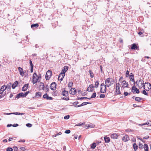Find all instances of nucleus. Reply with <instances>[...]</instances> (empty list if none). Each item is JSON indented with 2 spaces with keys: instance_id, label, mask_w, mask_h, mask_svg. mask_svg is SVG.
<instances>
[{
  "instance_id": "nucleus-1",
  "label": "nucleus",
  "mask_w": 151,
  "mask_h": 151,
  "mask_svg": "<svg viewBox=\"0 0 151 151\" xmlns=\"http://www.w3.org/2000/svg\"><path fill=\"white\" fill-rule=\"evenodd\" d=\"M12 86V83H11L8 84L7 85H4L2 86L0 89V98L4 97L6 94L9 93Z\"/></svg>"
},
{
  "instance_id": "nucleus-2",
  "label": "nucleus",
  "mask_w": 151,
  "mask_h": 151,
  "mask_svg": "<svg viewBox=\"0 0 151 151\" xmlns=\"http://www.w3.org/2000/svg\"><path fill=\"white\" fill-rule=\"evenodd\" d=\"M41 75L39 74L37 75L36 73H35L33 75L32 83L33 84H35L37 82H39L41 79Z\"/></svg>"
},
{
  "instance_id": "nucleus-3",
  "label": "nucleus",
  "mask_w": 151,
  "mask_h": 151,
  "mask_svg": "<svg viewBox=\"0 0 151 151\" xmlns=\"http://www.w3.org/2000/svg\"><path fill=\"white\" fill-rule=\"evenodd\" d=\"M114 80L111 78H107L105 81L106 85L107 87H109L114 83Z\"/></svg>"
},
{
  "instance_id": "nucleus-4",
  "label": "nucleus",
  "mask_w": 151,
  "mask_h": 151,
  "mask_svg": "<svg viewBox=\"0 0 151 151\" xmlns=\"http://www.w3.org/2000/svg\"><path fill=\"white\" fill-rule=\"evenodd\" d=\"M144 88L146 91H148L151 88V84L148 82H145L144 85Z\"/></svg>"
},
{
  "instance_id": "nucleus-5",
  "label": "nucleus",
  "mask_w": 151,
  "mask_h": 151,
  "mask_svg": "<svg viewBox=\"0 0 151 151\" xmlns=\"http://www.w3.org/2000/svg\"><path fill=\"white\" fill-rule=\"evenodd\" d=\"M106 86L103 83L101 85L100 92L102 93H104L106 91Z\"/></svg>"
},
{
  "instance_id": "nucleus-6",
  "label": "nucleus",
  "mask_w": 151,
  "mask_h": 151,
  "mask_svg": "<svg viewBox=\"0 0 151 151\" xmlns=\"http://www.w3.org/2000/svg\"><path fill=\"white\" fill-rule=\"evenodd\" d=\"M120 84L119 83H116L115 85V94L118 95L120 94L121 92L120 91Z\"/></svg>"
},
{
  "instance_id": "nucleus-7",
  "label": "nucleus",
  "mask_w": 151,
  "mask_h": 151,
  "mask_svg": "<svg viewBox=\"0 0 151 151\" xmlns=\"http://www.w3.org/2000/svg\"><path fill=\"white\" fill-rule=\"evenodd\" d=\"M143 81L142 80H137L136 83V84H137L138 88H140L144 86V84L143 83Z\"/></svg>"
},
{
  "instance_id": "nucleus-8",
  "label": "nucleus",
  "mask_w": 151,
  "mask_h": 151,
  "mask_svg": "<svg viewBox=\"0 0 151 151\" xmlns=\"http://www.w3.org/2000/svg\"><path fill=\"white\" fill-rule=\"evenodd\" d=\"M52 75V72L50 70H48L46 74L45 78L46 80H49Z\"/></svg>"
},
{
  "instance_id": "nucleus-9",
  "label": "nucleus",
  "mask_w": 151,
  "mask_h": 151,
  "mask_svg": "<svg viewBox=\"0 0 151 151\" xmlns=\"http://www.w3.org/2000/svg\"><path fill=\"white\" fill-rule=\"evenodd\" d=\"M132 92L133 93L135 92L137 93H138L139 92V90L135 86H133L132 88Z\"/></svg>"
},
{
  "instance_id": "nucleus-10",
  "label": "nucleus",
  "mask_w": 151,
  "mask_h": 151,
  "mask_svg": "<svg viewBox=\"0 0 151 151\" xmlns=\"http://www.w3.org/2000/svg\"><path fill=\"white\" fill-rule=\"evenodd\" d=\"M121 83H122V87L124 88L128 87V84L125 80L122 81Z\"/></svg>"
},
{
  "instance_id": "nucleus-11",
  "label": "nucleus",
  "mask_w": 151,
  "mask_h": 151,
  "mask_svg": "<svg viewBox=\"0 0 151 151\" xmlns=\"http://www.w3.org/2000/svg\"><path fill=\"white\" fill-rule=\"evenodd\" d=\"M65 75L64 73H61L59 75L58 79L60 81H62Z\"/></svg>"
},
{
  "instance_id": "nucleus-12",
  "label": "nucleus",
  "mask_w": 151,
  "mask_h": 151,
  "mask_svg": "<svg viewBox=\"0 0 151 151\" xmlns=\"http://www.w3.org/2000/svg\"><path fill=\"white\" fill-rule=\"evenodd\" d=\"M56 86V85L55 83L54 82H53L51 84L50 86V89L53 91L55 90V89Z\"/></svg>"
},
{
  "instance_id": "nucleus-13",
  "label": "nucleus",
  "mask_w": 151,
  "mask_h": 151,
  "mask_svg": "<svg viewBox=\"0 0 151 151\" xmlns=\"http://www.w3.org/2000/svg\"><path fill=\"white\" fill-rule=\"evenodd\" d=\"M69 93L72 95H74L76 93V90L74 88H72L70 91Z\"/></svg>"
},
{
  "instance_id": "nucleus-14",
  "label": "nucleus",
  "mask_w": 151,
  "mask_h": 151,
  "mask_svg": "<svg viewBox=\"0 0 151 151\" xmlns=\"http://www.w3.org/2000/svg\"><path fill=\"white\" fill-rule=\"evenodd\" d=\"M129 140V138L127 135H125L122 138V140L124 142H126Z\"/></svg>"
},
{
  "instance_id": "nucleus-15",
  "label": "nucleus",
  "mask_w": 151,
  "mask_h": 151,
  "mask_svg": "<svg viewBox=\"0 0 151 151\" xmlns=\"http://www.w3.org/2000/svg\"><path fill=\"white\" fill-rule=\"evenodd\" d=\"M18 69L19 70V72L20 75H21L22 76H24V74L22 68L19 67L18 68Z\"/></svg>"
},
{
  "instance_id": "nucleus-16",
  "label": "nucleus",
  "mask_w": 151,
  "mask_h": 151,
  "mask_svg": "<svg viewBox=\"0 0 151 151\" xmlns=\"http://www.w3.org/2000/svg\"><path fill=\"white\" fill-rule=\"evenodd\" d=\"M43 98L44 99H46L47 100H52V98L51 97H49L47 94H45L43 96Z\"/></svg>"
},
{
  "instance_id": "nucleus-17",
  "label": "nucleus",
  "mask_w": 151,
  "mask_h": 151,
  "mask_svg": "<svg viewBox=\"0 0 151 151\" xmlns=\"http://www.w3.org/2000/svg\"><path fill=\"white\" fill-rule=\"evenodd\" d=\"M93 88L94 86H93L92 84L90 85H89V87L87 88V91H92Z\"/></svg>"
},
{
  "instance_id": "nucleus-18",
  "label": "nucleus",
  "mask_w": 151,
  "mask_h": 151,
  "mask_svg": "<svg viewBox=\"0 0 151 151\" xmlns=\"http://www.w3.org/2000/svg\"><path fill=\"white\" fill-rule=\"evenodd\" d=\"M28 84H25L23 87H22V91H26L28 88Z\"/></svg>"
},
{
  "instance_id": "nucleus-19",
  "label": "nucleus",
  "mask_w": 151,
  "mask_h": 151,
  "mask_svg": "<svg viewBox=\"0 0 151 151\" xmlns=\"http://www.w3.org/2000/svg\"><path fill=\"white\" fill-rule=\"evenodd\" d=\"M68 68V66H64L62 70V73H65L67 71Z\"/></svg>"
},
{
  "instance_id": "nucleus-20",
  "label": "nucleus",
  "mask_w": 151,
  "mask_h": 151,
  "mask_svg": "<svg viewBox=\"0 0 151 151\" xmlns=\"http://www.w3.org/2000/svg\"><path fill=\"white\" fill-rule=\"evenodd\" d=\"M40 85L39 89L40 90H44L45 88L44 84L42 82H40Z\"/></svg>"
},
{
  "instance_id": "nucleus-21",
  "label": "nucleus",
  "mask_w": 151,
  "mask_h": 151,
  "mask_svg": "<svg viewBox=\"0 0 151 151\" xmlns=\"http://www.w3.org/2000/svg\"><path fill=\"white\" fill-rule=\"evenodd\" d=\"M18 84V81H15L13 84H12V87L13 89H14L17 86V85Z\"/></svg>"
},
{
  "instance_id": "nucleus-22",
  "label": "nucleus",
  "mask_w": 151,
  "mask_h": 151,
  "mask_svg": "<svg viewBox=\"0 0 151 151\" xmlns=\"http://www.w3.org/2000/svg\"><path fill=\"white\" fill-rule=\"evenodd\" d=\"M118 137V135L116 134H113L111 135V138L113 139H116Z\"/></svg>"
},
{
  "instance_id": "nucleus-23",
  "label": "nucleus",
  "mask_w": 151,
  "mask_h": 151,
  "mask_svg": "<svg viewBox=\"0 0 151 151\" xmlns=\"http://www.w3.org/2000/svg\"><path fill=\"white\" fill-rule=\"evenodd\" d=\"M24 93H21L17 94L16 98L17 99H18L20 97H24Z\"/></svg>"
},
{
  "instance_id": "nucleus-24",
  "label": "nucleus",
  "mask_w": 151,
  "mask_h": 151,
  "mask_svg": "<svg viewBox=\"0 0 151 151\" xmlns=\"http://www.w3.org/2000/svg\"><path fill=\"white\" fill-rule=\"evenodd\" d=\"M62 95L63 96H67L68 95V92L66 91H64L62 92Z\"/></svg>"
},
{
  "instance_id": "nucleus-25",
  "label": "nucleus",
  "mask_w": 151,
  "mask_h": 151,
  "mask_svg": "<svg viewBox=\"0 0 151 151\" xmlns=\"http://www.w3.org/2000/svg\"><path fill=\"white\" fill-rule=\"evenodd\" d=\"M150 123L149 122H147L143 123L142 124H139V125L143 126V125H147L149 126H151V121H150Z\"/></svg>"
},
{
  "instance_id": "nucleus-26",
  "label": "nucleus",
  "mask_w": 151,
  "mask_h": 151,
  "mask_svg": "<svg viewBox=\"0 0 151 151\" xmlns=\"http://www.w3.org/2000/svg\"><path fill=\"white\" fill-rule=\"evenodd\" d=\"M137 47L135 44H133L132 45V46L131 47V49L132 50H134L137 49Z\"/></svg>"
},
{
  "instance_id": "nucleus-27",
  "label": "nucleus",
  "mask_w": 151,
  "mask_h": 151,
  "mask_svg": "<svg viewBox=\"0 0 151 151\" xmlns=\"http://www.w3.org/2000/svg\"><path fill=\"white\" fill-rule=\"evenodd\" d=\"M104 140L106 142H109L110 141L109 137H107L106 136L104 137Z\"/></svg>"
},
{
  "instance_id": "nucleus-28",
  "label": "nucleus",
  "mask_w": 151,
  "mask_h": 151,
  "mask_svg": "<svg viewBox=\"0 0 151 151\" xmlns=\"http://www.w3.org/2000/svg\"><path fill=\"white\" fill-rule=\"evenodd\" d=\"M142 99L141 98L138 97H137L135 98V100L136 101L138 102H140L141 100H142Z\"/></svg>"
},
{
  "instance_id": "nucleus-29",
  "label": "nucleus",
  "mask_w": 151,
  "mask_h": 151,
  "mask_svg": "<svg viewBox=\"0 0 151 151\" xmlns=\"http://www.w3.org/2000/svg\"><path fill=\"white\" fill-rule=\"evenodd\" d=\"M39 26V24L37 23L34 24H32L31 25V27L33 29L34 27H37Z\"/></svg>"
},
{
  "instance_id": "nucleus-30",
  "label": "nucleus",
  "mask_w": 151,
  "mask_h": 151,
  "mask_svg": "<svg viewBox=\"0 0 151 151\" xmlns=\"http://www.w3.org/2000/svg\"><path fill=\"white\" fill-rule=\"evenodd\" d=\"M145 150V151H148V145L147 144H145L144 147Z\"/></svg>"
},
{
  "instance_id": "nucleus-31",
  "label": "nucleus",
  "mask_w": 151,
  "mask_h": 151,
  "mask_svg": "<svg viewBox=\"0 0 151 151\" xmlns=\"http://www.w3.org/2000/svg\"><path fill=\"white\" fill-rule=\"evenodd\" d=\"M41 96V93L40 92H37L35 94V96L40 97Z\"/></svg>"
},
{
  "instance_id": "nucleus-32",
  "label": "nucleus",
  "mask_w": 151,
  "mask_h": 151,
  "mask_svg": "<svg viewBox=\"0 0 151 151\" xmlns=\"http://www.w3.org/2000/svg\"><path fill=\"white\" fill-rule=\"evenodd\" d=\"M133 147L134 150L136 151L138 148V146L136 143H134L133 145Z\"/></svg>"
},
{
  "instance_id": "nucleus-33",
  "label": "nucleus",
  "mask_w": 151,
  "mask_h": 151,
  "mask_svg": "<svg viewBox=\"0 0 151 151\" xmlns=\"http://www.w3.org/2000/svg\"><path fill=\"white\" fill-rule=\"evenodd\" d=\"M129 78L131 81H133L134 82V83H135L134 81V76H129Z\"/></svg>"
},
{
  "instance_id": "nucleus-34",
  "label": "nucleus",
  "mask_w": 151,
  "mask_h": 151,
  "mask_svg": "<svg viewBox=\"0 0 151 151\" xmlns=\"http://www.w3.org/2000/svg\"><path fill=\"white\" fill-rule=\"evenodd\" d=\"M89 74L90 76V77L91 78H93L94 77V75L93 73L91 71V70H89Z\"/></svg>"
},
{
  "instance_id": "nucleus-35",
  "label": "nucleus",
  "mask_w": 151,
  "mask_h": 151,
  "mask_svg": "<svg viewBox=\"0 0 151 151\" xmlns=\"http://www.w3.org/2000/svg\"><path fill=\"white\" fill-rule=\"evenodd\" d=\"M96 146V143H93L91 145V148L92 149H94Z\"/></svg>"
},
{
  "instance_id": "nucleus-36",
  "label": "nucleus",
  "mask_w": 151,
  "mask_h": 151,
  "mask_svg": "<svg viewBox=\"0 0 151 151\" xmlns=\"http://www.w3.org/2000/svg\"><path fill=\"white\" fill-rule=\"evenodd\" d=\"M99 85V82L98 81H96L95 82V84L94 87L96 88H97L98 87V85Z\"/></svg>"
},
{
  "instance_id": "nucleus-37",
  "label": "nucleus",
  "mask_w": 151,
  "mask_h": 151,
  "mask_svg": "<svg viewBox=\"0 0 151 151\" xmlns=\"http://www.w3.org/2000/svg\"><path fill=\"white\" fill-rule=\"evenodd\" d=\"M87 127L88 128H93L94 127V126L92 124H88Z\"/></svg>"
},
{
  "instance_id": "nucleus-38",
  "label": "nucleus",
  "mask_w": 151,
  "mask_h": 151,
  "mask_svg": "<svg viewBox=\"0 0 151 151\" xmlns=\"http://www.w3.org/2000/svg\"><path fill=\"white\" fill-rule=\"evenodd\" d=\"M73 82H70L69 83L68 86L69 87H71L73 86Z\"/></svg>"
},
{
  "instance_id": "nucleus-39",
  "label": "nucleus",
  "mask_w": 151,
  "mask_h": 151,
  "mask_svg": "<svg viewBox=\"0 0 151 151\" xmlns=\"http://www.w3.org/2000/svg\"><path fill=\"white\" fill-rule=\"evenodd\" d=\"M139 148L140 149H142L144 147L143 145L140 143L139 145Z\"/></svg>"
},
{
  "instance_id": "nucleus-40",
  "label": "nucleus",
  "mask_w": 151,
  "mask_h": 151,
  "mask_svg": "<svg viewBox=\"0 0 151 151\" xmlns=\"http://www.w3.org/2000/svg\"><path fill=\"white\" fill-rule=\"evenodd\" d=\"M13 114H15L16 115H23L24 114V113H19V112L13 113Z\"/></svg>"
},
{
  "instance_id": "nucleus-41",
  "label": "nucleus",
  "mask_w": 151,
  "mask_h": 151,
  "mask_svg": "<svg viewBox=\"0 0 151 151\" xmlns=\"http://www.w3.org/2000/svg\"><path fill=\"white\" fill-rule=\"evenodd\" d=\"M96 93H94L93 94L91 97V98H95L96 97Z\"/></svg>"
},
{
  "instance_id": "nucleus-42",
  "label": "nucleus",
  "mask_w": 151,
  "mask_h": 151,
  "mask_svg": "<svg viewBox=\"0 0 151 151\" xmlns=\"http://www.w3.org/2000/svg\"><path fill=\"white\" fill-rule=\"evenodd\" d=\"M12 150L13 149L11 147H8L6 149L7 151H12Z\"/></svg>"
},
{
  "instance_id": "nucleus-43",
  "label": "nucleus",
  "mask_w": 151,
  "mask_h": 151,
  "mask_svg": "<svg viewBox=\"0 0 151 151\" xmlns=\"http://www.w3.org/2000/svg\"><path fill=\"white\" fill-rule=\"evenodd\" d=\"M26 126L27 127H31L32 126V124H30L28 123V124H26Z\"/></svg>"
},
{
  "instance_id": "nucleus-44",
  "label": "nucleus",
  "mask_w": 151,
  "mask_h": 151,
  "mask_svg": "<svg viewBox=\"0 0 151 151\" xmlns=\"http://www.w3.org/2000/svg\"><path fill=\"white\" fill-rule=\"evenodd\" d=\"M85 123H78L77 124L76 126H81L82 125L85 124Z\"/></svg>"
},
{
  "instance_id": "nucleus-45",
  "label": "nucleus",
  "mask_w": 151,
  "mask_h": 151,
  "mask_svg": "<svg viewBox=\"0 0 151 151\" xmlns=\"http://www.w3.org/2000/svg\"><path fill=\"white\" fill-rule=\"evenodd\" d=\"M78 98V99H80V100H83V99H87V97H82Z\"/></svg>"
},
{
  "instance_id": "nucleus-46",
  "label": "nucleus",
  "mask_w": 151,
  "mask_h": 151,
  "mask_svg": "<svg viewBox=\"0 0 151 151\" xmlns=\"http://www.w3.org/2000/svg\"><path fill=\"white\" fill-rule=\"evenodd\" d=\"M145 90H144L142 92V93L144 94V95H147V93L145 91Z\"/></svg>"
},
{
  "instance_id": "nucleus-47",
  "label": "nucleus",
  "mask_w": 151,
  "mask_h": 151,
  "mask_svg": "<svg viewBox=\"0 0 151 151\" xmlns=\"http://www.w3.org/2000/svg\"><path fill=\"white\" fill-rule=\"evenodd\" d=\"M129 73V71L127 70L126 73V77H128Z\"/></svg>"
},
{
  "instance_id": "nucleus-48",
  "label": "nucleus",
  "mask_w": 151,
  "mask_h": 151,
  "mask_svg": "<svg viewBox=\"0 0 151 151\" xmlns=\"http://www.w3.org/2000/svg\"><path fill=\"white\" fill-rule=\"evenodd\" d=\"M88 104H90V103L88 102H84L82 104V106H84Z\"/></svg>"
},
{
  "instance_id": "nucleus-49",
  "label": "nucleus",
  "mask_w": 151,
  "mask_h": 151,
  "mask_svg": "<svg viewBox=\"0 0 151 151\" xmlns=\"http://www.w3.org/2000/svg\"><path fill=\"white\" fill-rule=\"evenodd\" d=\"M29 63L31 67H33V65L32 63V61L31 60H29Z\"/></svg>"
},
{
  "instance_id": "nucleus-50",
  "label": "nucleus",
  "mask_w": 151,
  "mask_h": 151,
  "mask_svg": "<svg viewBox=\"0 0 151 151\" xmlns=\"http://www.w3.org/2000/svg\"><path fill=\"white\" fill-rule=\"evenodd\" d=\"M70 117V116L69 115H68L66 116H65L64 117V118L65 119H68Z\"/></svg>"
},
{
  "instance_id": "nucleus-51",
  "label": "nucleus",
  "mask_w": 151,
  "mask_h": 151,
  "mask_svg": "<svg viewBox=\"0 0 151 151\" xmlns=\"http://www.w3.org/2000/svg\"><path fill=\"white\" fill-rule=\"evenodd\" d=\"M45 88L46 89V91L47 92V91H49V86H48V85H46L45 87Z\"/></svg>"
},
{
  "instance_id": "nucleus-52",
  "label": "nucleus",
  "mask_w": 151,
  "mask_h": 151,
  "mask_svg": "<svg viewBox=\"0 0 151 151\" xmlns=\"http://www.w3.org/2000/svg\"><path fill=\"white\" fill-rule=\"evenodd\" d=\"M70 131L69 130H66L65 131V133L66 134H69L70 133Z\"/></svg>"
},
{
  "instance_id": "nucleus-53",
  "label": "nucleus",
  "mask_w": 151,
  "mask_h": 151,
  "mask_svg": "<svg viewBox=\"0 0 151 151\" xmlns=\"http://www.w3.org/2000/svg\"><path fill=\"white\" fill-rule=\"evenodd\" d=\"M100 98H104L105 97V95L104 94H101L100 96Z\"/></svg>"
},
{
  "instance_id": "nucleus-54",
  "label": "nucleus",
  "mask_w": 151,
  "mask_h": 151,
  "mask_svg": "<svg viewBox=\"0 0 151 151\" xmlns=\"http://www.w3.org/2000/svg\"><path fill=\"white\" fill-rule=\"evenodd\" d=\"M29 93V91H27L26 92H25V93H24V97H26L27 95Z\"/></svg>"
},
{
  "instance_id": "nucleus-55",
  "label": "nucleus",
  "mask_w": 151,
  "mask_h": 151,
  "mask_svg": "<svg viewBox=\"0 0 151 151\" xmlns=\"http://www.w3.org/2000/svg\"><path fill=\"white\" fill-rule=\"evenodd\" d=\"M62 99L67 101L69 99L68 97H63L62 98Z\"/></svg>"
},
{
  "instance_id": "nucleus-56",
  "label": "nucleus",
  "mask_w": 151,
  "mask_h": 151,
  "mask_svg": "<svg viewBox=\"0 0 151 151\" xmlns=\"http://www.w3.org/2000/svg\"><path fill=\"white\" fill-rule=\"evenodd\" d=\"M78 102H75L73 103V106H76L77 104H78Z\"/></svg>"
},
{
  "instance_id": "nucleus-57",
  "label": "nucleus",
  "mask_w": 151,
  "mask_h": 151,
  "mask_svg": "<svg viewBox=\"0 0 151 151\" xmlns=\"http://www.w3.org/2000/svg\"><path fill=\"white\" fill-rule=\"evenodd\" d=\"M129 94V93L127 92H124V95L125 96H127Z\"/></svg>"
},
{
  "instance_id": "nucleus-58",
  "label": "nucleus",
  "mask_w": 151,
  "mask_h": 151,
  "mask_svg": "<svg viewBox=\"0 0 151 151\" xmlns=\"http://www.w3.org/2000/svg\"><path fill=\"white\" fill-rule=\"evenodd\" d=\"M19 125L18 124H14L12 125V126L14 127H15L18 126Z\"/></svg>"
},
{
  "instance_id": "nucleus-59",
  "label": "nucleus",
  "mask_w": 151,
  "mask_h": 151,
  "mask_svg": "<svg viewBox=\"0 0 151 151\" xmlns=\"http://www.w3.org/2000/svg\"><path fill=\"white\" fill-rule=\"evenodd\" d=\"M149 136H146L143 138V139H147L149 138Z\"/></svg>"
},
{
  "instance_id": "nucleus-60",
  "label": "nucleus",
  "mask_w": 151,
  "mask_h": 151,
  "mask_svg": "<svg viewBox=\"0 0 151 151\" xmlns=\"http://www.w3.org/2000/svg\"><path fill=\"white\" fill-rule=\"evenodd\" d=\"M143 32H139V33H138V34L140 36H141L142 35V34H143Z\"/></svg>"
},
{
  "instance_id": "nucleus-61",
  "label": "nucleus",
  "mask_w": 151,
  "mask_h": 151,
  "mask_svg": "<svg viewBox=\"0 0 151 151\" xmlns=\"http://www.w3.org/2000/svg\"><path fill=\"white\" fill-rule=\"evenodd\" d=\"M20 149L22 150H23V151L25 150V147H22L20 148Z\"/></svg>"
},
{
  "instance_id": "nucleus-62",
  "label": "nucleus",
  "mask_w": 151,
  "mask_h": 151,
  "mask_svg": "<svg viewBox=\"0 0 151 151\" xmlns=\"http://www.w3.org/2000/svg\"><path fill=\"white\" fill-rule=\"evenodd\" d=\"M126 131L127 132H131V130L130 129H127L126 130Z\"/></svg>"
},
{
  "instance_id": "nucleus-63",
  "label": "nucleus",
  "mask_w": 151,
  "mask_h": 151,
  "mask_svg": "<svg viewBox=\"0 0 151 151\" xmlns=\"http://www.w3.org/2000/svg\"><path fill=\"white\" fill-rule=\"evenodd\" d=\"M123 78V77H121L119 79V81L120 82V83H121V80Z\"/></svg>"
},
{
  "instance_id": "nucleus-64",
  "label": "nucleus",
  "mask_w": 151,
  "mask_h": 151,
  "mask_svg": "<svg viewBox=\"0 0 151 151\" xmlns=\"http://www.w3.org/2000/svg\"><path fill=\"white\" fill-rule=\"evenodd\" d=\"M25 142V140L23 139V140H19V141H18L19 142Z\"/></svg>"
}]
</instances>
